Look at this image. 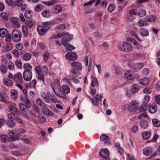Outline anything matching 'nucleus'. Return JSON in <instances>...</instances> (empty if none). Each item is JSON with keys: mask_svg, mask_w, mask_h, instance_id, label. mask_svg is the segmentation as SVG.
I'll return each instance as SVG.
<instances>
[{"mask_svg": "<svg viewBox=\"0 0 160 160\" xmlns=\"http://www.w3.org/2000/svg\"><path fill=\"white\" fill-rule=\"evenodd\" d=\"M118 48L121 51L126 52H129L133 50L132 45L127 42H124L122 43L118 44Z\"/></svg>", "mask_w": 160, "mask_h": 160, "instance_id": "obj_1", "label": "nucleus"}, {"mask_svg": "<svg viewBox=\"0 0 160 160\" xmlns=\"http://www.w3.org/2000/svg\"><path fill=\"white\" fill-rule=\"evenodd\" d=\"M70 65L72 67L71 75L72 77L76 75V71H80L82 68V63L79 62H74L70 63Z\"/></svg>", "mask_w": 160, "mask_h": 160, "instance_id": "obj_2", "label": "nucleus"}, {"mask_svg": "<svg viewBox=\"0 0 160 160\" xmlns=\"http://www.w3.org/2000/svg\"><path fill=\"white\" fill-rule=\"evenodd\" d=\"M59 83L60 82L58 80L54 81L51 84L52 88L58 96L60 98H64L65 95L64 94H60L59 93L61 88L59 85Z\"/></svg>", "mask_w": 160, "mask_h": 160, "instance_id": "obj_3", "label": "nucleus"}, {"mask_svg": "<svg viewBox=\"0 0 160 160\" xmlns=\"http://www.w3.org/2000/svg\"><path fill=\"white\" fill-rule=\"evenodd\" d=\"M138 106V104L137 101L136 100H133L127 104V107L129 111L133 112L137 111Z\"/></svg>", "mask_w": 160, "mask_h": 160, "instance_id": "obj_4", "label": "nucleus"}, {"mask_svg": "<svg viewBox=\"0 0 160 160\" xmlns=\"http://www.w3.org/2000/svg\"><path fill=\"white\" fill-rule=\"evenodd\" d=\"M12 34L14 41L18 42L20 41L22 36V33L20 31L14 30L12 31Z\"/></svg>", "mask_w": 160, "mask_h": 160, "instance_id": "obj_5", "label": "nucleus"}, {"mask_svg": "<svg viewBox=\"0 0 160 160\" xmlns=\"http://www.w3.org/2000/svg\"><path fill=\"white\" fill-rule=\"evenodd\" d=\"M50 29L49 27H48L39 26L37 28L38 32L40 35L42 36L48 32Z\"/></svg>", "mask_w": 160, "mask_h": 160, "instance_id": "obj_6", "label": "nucleus"}, {"mask_svg": "<svg viewBox=\"0 0 160 160\" xmlns=\"http://www.w3.org/2000/svg\"><path fill=\"white\" fill-rule=\"evenodd\" d=\"M32 72L30 70H24L23 76L24 80L27 82L30 81L32 78Z\"/></svg>", "mask_w": 160, "mask_h": 160, "instance_id": "obj_7", "label": "nucleus"}, {"mask_svg": "<svg viewBox=\"0 0 160 160\" xmlns=\"http://www.w3.org/2000/svg\"><path fill=\"white\" fill-rule=\"evenodd\" d=\"M77 56L76 53L71 52L66 53L65 55V58L68 61H74L77 58Z\"/></svg>", "mask_w": 160, "mask_h": 160, "instance_id": "obj_8", "label": "nucleus"}, {"mask_svg": "<svg viewBox=\"0 0 160 160\" xmlns=\"http://www.w3.org/2000/svg\"><path fill=\"white\" fill-rule=\"evenodd\" d=\"M10 21L12 23V26L14 28H18L20 26L18 18L12 17L10 19Z\"/></svg>", "mask_w": 160, "mask_h": 160, "instance_id": "obj_9", "label": "nucleus"}, {"mask_svg": "<svg viewBox=\"0 0 160 160\" xmlns=\"http://www.w3.org/2000/svg\"><path fill=\"white\" fill-rule=\"evenodd\" d=\"M62 89L61 88L60 92V94H64L65 95L64 98H66V94L69 93L70 92V88L69 87L66 85H63L62 86Z\"/></svg>", "mask_w": 160, "mask_h": 160, "instance_id": "obj_10", "label": "nucleus"}, {"mask_svg": "<svg viewBox=\"0 0 160 160\" xmlns=\"http://www.w3.org/2000/svg\"><path fill=\"white\" fill-rule=\"evenodd\" d=\"M13 79L16 83H22L23 79L22 75L20 72L15 74L13 76Z\"/></svg>", "mask_w": 160, "mask_h": 160, "instance_id": "obj_11", "label": "nucleus"}, {"mask_svg": "<svg viewBox=\"0 0 160 160\" xmlns=\"http://www.w3.org/2000/svg\"><path fill=\"white\" fill-rule=\"evenodd\" d=\"M99 155L103 158H107L109 155V152L108 149H102L99 153Z\"/></svg>", "mask_w": 160, "mask_h": 160, "instance_id": "obj_12", "label": "nucleus"}, {"mask_svg": "<svg viewBox=\"0 0 160 160\" xmlns=\"http://www.w3.org/2000/svg\"><path fill=\"white\" fill-rule=\"evenodd\" d=\"M62 34L64 35L62 36L63 38H62V41L64 40L65 42L66 43L72 39L73 36L72 35H70L68 32L66 33L63 32Z\"/></svg>", "mask_w": 160, "mask_h": 160, "instance_id": "obj_13", "label": "nucleus"}, {"mask_svg": "<svg viewBox=\"0 0 160 160\" xmlns=\"http://www.w3.org/2000/svg\"><path fill=\"white\" fill-rule=\"evenodd\" d=\"M144 66V64L143 62H138L135 63L132 67V69L134 71L137 72L141 68Z\"/></svg>", "mask_w": 160, "mask_h": 160, "instance_id": "obj_14", "label": "nucleus"}, {"mask_svg": "<svg viewBox=\"0 0 160 160\" xmlns=\"http://www.w3.org/2000/svg\"><path fill=\"white\" fill-rule=\"evenodd\" d=\"M42 110L43 114L45 115L49 116L53 115V112L48 108L46 105L42 108Z\"/></svg>", "mask_w": 160, "mask_h": 160, "instance_id": "obj_15", "label": "nucleus"}, {"mask_svg": "<svg viewBox=\"0 0 160 160\" xmlns=\"http://www.w3.org/2000/svg\"><path fill=\"white\" fill-rule=\"evenodd\" d=\"M66 28L64 24H60L57 25L55 28V30L57 32H60L64 31Z\"/></svg>", "mask_w": 160, "mask_h": 160, "instance_id": "obj_16", "label": "nucleus"}, {"mask_svg": "<svg viewBox=\"0 0 160 160\" xmlns=\"http://www.w3.org/2000/svg\"><path fill=\"white\" fill-rule=\"evenodd\" d=\"M61 43L66 48L68 51H72L75 48L73 46L70 45L67 42L66 43L64 40L61 41Z\"/></svg>", "mask_w": 160, "mask_h": 160, "instance_id": "obj_17", "label": "nucleus"}, {"mask_svg": "<svg viewBox=\"0 0 160 160\" xmlns=\"http://www.w3.org/2000/svg\"><path fill=\"white\" fill-rule=\"evenodd\" d=\"M140 125L142 128L146 129L148 127V122L145 120L142 119L140 121Z\"/></svg>", "mask_w": 160, "mask_h": 160, "instance_id": "obj_18", "label": "nucleus"}, {"mask_svg": "<svg viewBox=\"0 0 160 160\" xmlns=\"http://www.w3.org/2000/svg\"><path fill=\"white\" fill-rule=\"evenodd\" d=\"M62 8L59 5H56L54 6L52 8L53 13L58 14L62 11Z\"/></svg>", "mask_w": 160, "mask_h": 160, "instance_id": "obj_19", "label": "nucleus"}, {"mask_svg": "<svg viewBox=\"0 0 160 160\" xmlns=\"http://www.w3.org/2000/svg\"><path fill=\"white\" fill-rule=\"evenodd\" d=\"M9 33L8 30L4 28H1L0 29V37L2 38H5Z\"/></svg>", "mask_w": 160, "mask_h": 160, "instance_id": "obj_20", "label": "nucleus"}, {"mask_svg": "<svg viewBox=\"0 0 160 160\" xmlns=\"http://www.w3.org/2000/svg\"><path fill=\"white\" fill-rule=\"evenodd\" d=\"M11 96L14 100L17 99L18 96V92L15 89H12L10 92Z\"/></svg>", "mask_w": 160, "mask_h": 160, "instance_id": "obj_21", "label": "nucleus"}, {"mask_svg": "<svg viewBox=\"0 0 160 160\" xmlns=\"http://www.w3.org/2000/svg\"><path fill=\"white\" fill-rule=\"evenodd\" d=\"M157 110V105L155 104H152L149 108V112L151 114L154 113Z\"/></svg>", "mask_w": 160, "mask_h": 160, "instance_id": "obj_22", "label": "nucleus"}, {"mask_svg": "<svg viewBox=\"0 0 160 160\" xmlns=\"http://www.w3.org/2000/svg\"><path fill=\"white\" fill-rule=\"evenodd\" d=\"M139 83L142 85L146 86L150 83L149 79L147 78H144L140 80Z\"/></svg>", "mask_w": 160, "mask_h": 160, "instance_id": "obj_23", "label": "nucleus"}, {"mask_svg": "<svg viewBox=\"0 0 160 160\" xmlns=\"http://www.w3.org/2000/svg\"><path fill=\"white\" fill-rule=\"evenodd\" d=\"M8 108L10 112L14 114H18L19 112L18 110L13 105H9Z\"/></svg>", "mask_w": 160, "mask_h": 160, "instance_id": "obj_24", "label": "nucleus"}, {"mask_svg": "<svg viewBox=\"0 0 160 160\" xmlns=\"http://www.w3.org/2000/svg\"><path fill=\"white\" fill-rule=\"evenodd\" d=\"M59 20V22L53 21V22H43L42 23V24L44 26H50L52 25H53L55 24H57L59 23L61 21V19L58 18L56 20Z\"/></svg>", "mask_w": 160, "mask_h": 160, "instance_id": "obj_25", "label": "nucleus"}, {"mask_svg": "<svg viewBox=\"0 0 160 160\" xmlns=\"http://www.w3.org/2000/svg\"><path fill=\"white\" fill-rule=\"evenodd\" d=\"M48 94L49 96V98L53 103H55L57 102V99L56 97L50 92H48Z\"/></svg>", "mask_w": 160, "mask_h": 160, "instance_id": "obj_26", "label": "nucleus"}, {"mask_svg": "<svg viewBox=\"0 0 160 160\" xmlns=\"http://www.w3.org/2000/svg\"><path fill=\"white\" fill-rule=\"evenodd\" d=\"M142 138L144 140L149 139L151 136V133L149 131H146L142 133Z\"/></svg>", "mask_w": 160, "mask_h": 160, "instance_id": "obj_27", "label": "nucleus"}, {"mask_svg": "<svg viewBox=\"0 0 160 160\" xmlns=\"http://www.w3.org/2000/svg\"><path fill=\"white\" fill-rule=\"evenodd\" d=\"M152 153V148L150 147H147L144 148L143 151L144 155L146 156H149Z\"/></svg>", "mask_w": 160, "mask_h": 160, "instance_id": "obj_28", "label": "nucleus"}, {"mask_svg": "<svg viewBox=\"0 0 160 160\" xmlns=\"http://www.w3.org/2000/svg\"><path fill=\"white\" fill-rule=\"evenodd\" d=\"M139 32L140 34L142 37H147L149 35L148 31L143 28L140 29Z\"/></svg>", "mask_w": 160, "mask_h": 160, "instance_id": "obj_29", "label": "nucleus"}, {"mask_svg": "<svg viewBox=\"0 0 160 160\" xmlns=\"http://www.w3.org/2000/svg\"><path fill=\"white\" fill-rule=\"evenodd\" d=\"M91 83L92 86L93 87L98 86L99 84L97 79L94 77L91 78Z\"/></svg>", "mask_w": 160, "mask_h": 160, "instance_id": "obj_30", "label": "nucleus"}, {"mask_svg": "<svg viewBox=\"0 0 160 160\" xmlns=\"http://www.w3.org/2000/svg\"><path fill=\"white\" fill-rule=\"evenodd\" d=\"M41 95L45 102H49V96L48 93L47 94L45 92H42L41 93Z\"/></svg>", "mask_w": 160, "mask_h": 160, "instance_id": "obj_31", "label": "nucleus"}, {"mask_svg": "<svg viewBox=\"0 0 160 160\" xmlns=\"http://www.w3.org/2000/svg\"><path fill=\"white\" fill-rule=\"evenodd\" d=\"M33 15V12L29 10H26L24 13V16L27 18H31Z\"/></svg>", "mask_w": 160, "mask_h": 160, "instance_id": "obj_32", "label": "nucleus"}, {"mask_svg": "<svg viewBox=\"0 0 160 160\" xmlns=\"http://www.w3.org/2000/svg\"><path fill=\"white\" fill-rule=\"evenodd\" d=\"M138 12H137V10L136 9H132L129 11V13L130 14V16L129 17V20L132 21L134 18L132 16V15H135L138 14Z\"/></svg>", "mask_w": 160, "mask_h": 160, "instance_id": "obj_33", "label": "nucleus"}, {"mask_svg": "<svg viewBox=\"0 0 160 160\" xmlns=\"http://www.w3.org/2000/svg\"><path fill=\"white\" fill-rule=\"evenodd\" d=\"M139 89V86L137 84H135L132 86L131 92L132 93H134L137 92Z\"/></svg>", "mask_w": 160, "mask_h": 160, "instance_id": "obj_34", "label": "nucleus"}, {"mask_svg": "<svg viewBox=\"0 0 160 160\" xmlns=\"http://www.w3.org/2000/svg\"><path fill=\"white\" fill-rule=\"evenodd\" d=\"M13 45L11 43H8L3 47V50L5 51H9L12 49Z\"/></svg>", "mask_w": 160, "mask_h": 160, "instance_id": "obj_35", "label": "nucleus"}, {"mask_svg": "<svg viewBox=\"0 0 160 160\" xmlns=\"http://www.w3.org/2000/svg\"><path fill=\"white\" fill-rule=\"evenodd\" d=\"M125 78L128 80H132L134 79V77L132 75V73L129 71H127L125 73Z\"/></svg>", "mask_w": 160, "mask_h": 160, "instance_id": "obj_36", "label": "nucleus"}, {"mask_svg": "<svg viewBox=\"0 0 160 160\" xmlns=\"http://www.w3.org/2000/svg\"><path fill=\"white\" fill-rule=\"evenodd\" d=\"M44 8V6L42 4H38L35 7V10L37 12L41 11Z\"/></svg>", "mask_w": 160, "mask_h": 160, "instance_id": "obj_37", "label": "nucleus"}, {"mask_svg": "<svg viewBox=\"0 0 160 160\" xmlns=\"http://www.w3.org/2000/svg\"><path fill=\"white\" fill-rule=\"evenodd\" d=\"M50 12L49 10H45L42 12V14L44 17L48 18L51 16Z\"/></svg>", "mask_w": 160, "mask_h": 160, "instance_id": "obj_38", "label": "nucleus"}, {"mask_svg": "<svg viewBox=\"0 0 160 160\" xmlns=\"http://www.w3.org/2000/svg\"><path fill=\"white\" fill-rule=\"evenodd\" d=\"M50 57V54L48 51H46L43 54V58L44 62H46Z\"/></svg>", "mask_w": 160, "mask_h": 160, "instance_id": "obj_39", "label": "nucleus"}, {"mask_svg": "<svg viewBox=\"0 0 160 160\" xmlns=\"http://www.w3.org/2000/svg\"><path fill=\"white\" fill-rule=\"evenodd\" d=\"M152 122L154 126L156 127H160V121L156 118H154L152 120Z\"/></svg>", "mask_w": 160, "mask_h": 160, "instance_id": "obj_40", "label": "nucleus"}, {"mask_svg": "<svg viewBox=\"0 0 160 160\" xmlns=\"http://www.w3.org/2000/svg\"><path fill=\"white\" fill-rule=\"evenodd\" d=\"M36 102L37 104L42 108L46 105L43 101L40 98H38L36 100Z\"/></svg>", "mask_w": 160, "mask_h": 160, "instance_id": "obj_41", "label": "nucleus"}, {"mask_svg": "<svg viewBox=\"0 0 160 160\" xmlns=\"http://www.w3.org/2000/svg\"><path fill=\"white\" fill-rule=\"evenodd\" d=\"M24 101L26 107L28 108H30L31 105V102L27 96H25Z\"/></svg>", "mask_w": 160, "mask_h": 160, "instance_id": "obj_42", "label": "nucleus"}, {"mask_svg": "<svg viewBox=\"0 0 160 160\" xmlns=\"http://www.w3.org/2000/svg\"><path fill=\"white\" fill-rule=\"evenodd\" d=\"M146 19L148 22H153L156 20V18L153 15H150L147 17Z\"/></svg>", "mask_w": 160, "mask_h": 160, "instance_id": "obj_43", "label": "nucleus"}, {"mask_svg": "<svg viewBox=\"0 0 160 160\" xmlns=\"http://www.w3.org/2000/svg\"><path fill=\"white\" fill-rule=\"evenodd\" d=\"M3 83L4 85L8 86H11L13 84V83L12 81L7 79H5L3 80Z\"/></svg>", "mask_w": 160, "mask_h": 160, "instance_id": "obj_44", "label": "nucleus"}, {"mask_svg": "<svg viewBox=\"0 0 160 160\" xmlns=\"http://www.w3.org/2000/svg\"><path fill=\"white\" fill-rule=\"evenodd\" d=\"M150 99V97L148 95H146L144 96V99L143 100V103L145 104H147L149 102Z\"/></svg>", "mask_w": 160, "mask_h": 160, "instance_id": "obj_45", "label": "nucleus"}, {"mask_svg": "<svg viewBox=\"0 0 160 160\" xmlns=\"http://www.w3.org/2000/svg\"><path fill=\"white\" fill-rule=\"evenodd\" d=\"M115 6L114 4L112 3L110 4L108 8V12H112L113 11L115 10Z\"/></svg>", "mask_w": 160, "mask_h": 160, "instance_id": "obj_46", "label": "nucleus"}, {"mask_svg": "<svg viewBox=\"0 0 160 160\" xmlns=\"http://www.w3.org/2000/svg\"><path fill=\"white\" fill-rule=\"evenodd\" d=\"M22 31L25 37H27L28 36V31L26 26L23 25L22 27Z\"/></svg>", "mask_w": 160, "mask_h": 160, "instance_id": "obj_47", "label": "nucleus"}, {"mask_svg": "<svg viewBox=\"0 0 160 160\" xmlns=\"http://www.w3.org/2000/svg\"><path fill=\"white\" fill-rule=\"evenodd\" d=\"M31 58V54L28 53H25L23 56V59L26 61H28Z\"/></svg>", "mask_w": 160, "mask_h": 160, "instance_id": "obj_48", "label": "nucleus"}, {"mask_svg": "<svg viewBox=\"0 0 160 160\" xmlns=\"http://www.w3.org/2000/svg\"><path fill=\"white\" fill-rule=\"evenodd\" d=\"M7 124L11 128L13 127L16 125L15 123L12 120H8L7 121Z\"/></svg>", "mask_w": 160, "mask_h": 160, "instance_id": "obj_49", "label": "nucleus"}, {"mask_svg": "<svg viewBox=\"0 0 160 160\" xmlns=\"http://www.w3.org/2000/svg\"><path fill=\"white\" fill-rule=\"evenodd\" d=\"M0 137L1 140L3 142L6 143L8 141L9 138L7 135L2 134Z\"/></svg>", "mask_w": 160, "mask_h": 160, "instance_id": "obj_50", "label": "nucleus"}, {"mask_svg": "<svg viewBox=\"0 0 160 160\" xmlns=\"http://www.w3.org/2000/svg\"><path fill=\"white\" fill-rule=\"evenodd\" d=\"M0 101L3 102L7 105H8L10 103V102L8 101L3 96L2 94L0 92Z\"/></svg>", "mask_w": 160, "mask_h": 160, "instance_id": "obj_51", "label": "nucleus"}, {"mask_svg": "<svg viewBox=\"0 0 160 160\" xmlns=\"http://www.w3.org/2000/svg\"><path fill=\"white\" fill-rule=\"evenodd\" d=\"M26 26L29 28H32L34 25V22L30 20H27L25 22Z\"/></svg>", "mask_w": 160, "mask_h": 160, "instance_id": "obj_52", "label": "nucleus"}, {"mask_svg": "<svg viewBox=\"0 0 160 160\" xmlns=\"http://www.w3.org/2000/svg\"><path fill=\"white\" fill-rule=\"evenodd\" d=\"M37 84V81L34 79L31 81L29 84V87L30 88H35Z\"/></svg>", "mask_w": 160, "mask_h": 160, "instance_id": "obj_53", "label": "nucleus"}, {"mask_svg": "<svg viewBox=\"0 0 160 160\" xmlns=\"http://www.w3.org/2000/svg\"><path fill=\"white\" fill-rule=\"evenodd\" d=\"M0 16L5 20H8L9 19L8 15L6 12H2L0 14Z\"/></svg>", "mask_w": 160, "mask_h": 160, "instance_id": "obj_54", "label": "nucleus"}, {"mask_svg": "<svg viewBox=\"0 0 160 160\" xmlns=\"http://www.w3.org/2000/svg\"><path fill=\"white\" fill-rule=\"evenodd\" d=\"M148 108L147 105L144 104L140 106L139 108V110L141 112L146 111Z\"/></svg>", "mask_w": 160, "mask_h": 160, "instance_id": "obj_55", "label": "nucleus"}, {"mask_svg": "<svg viewBox=\"0 0 160 160\" xmlns=\"http://www.w3.org/2000/svg\"><path fill=\"white\" fill-rule=\"evenodd\" d=\"M12 53L13 56L16 58H18L20 56L18 51L17 49L13 50L12 51Z\"/></svg>", "mask_w": 160, "mask_h": 160, "instance_id": "obj_56", "label": "nucleus"}, {"mask_svg": "<svg viewBox=\"0 0 160 160\" xmlns=\"http://www.w3.org/2000/svg\"><path fill=\"white\" fill-rule=\"evenodd\" d=\"M138 25V26L139 27H143L144 26L148 25V24L147 23L142 20H139Z\"/></svg>", "mask_w": 160, "mask_h": 160, "instance_id": "obj_57", "label": "nucleus"}, {"mask_svg": "<svg viewBox=\"0 0 160 160\" xmlns=\"http://www.w3.org/2000/svg\"><path fill=\"white\" fill-rule=\"evenodd\" d=\"M131 35L135 37L140 42H142V40H141L140 38L137 35L136 33L134 31H132L130 33Z\"/></svg>", "mask_w": 160, "mask_h": 160, "instance_id": "obj_58", "label": "nucleus"}, {"mask_svg": "<svg viewBox=\"0 0 160 160\" xmlns=\"http://www.w3.org/2000/svg\"><path fill=\"white\" fill-rule=\"evenodd\" d=\"M142 72V74L143 75L147 76L148 75L149 73V70L148 68H144L143 69Z\"/></svg>", "mask_w": 160, "mask_h": 160, "instance_id": "obj_59", "label": "nucleus"}, {"mask_svg": "<svg viewBox=\"0 0 160 160\" xmlns=\"http://www.w3.org/2000/svg\"><path fill=\"white\" fill-rule=\"evenodd\" d=\"M0 70L2 73H5L7 72V69L6 66L2 65L0 66Z\"/></svg>", "mask_w": 160, "mask_h": 160, "instance_id": "obj_60", "label": "nucleus"}, {"mask_svg": "<svg viewBox=\"0 0 160 160\" xmlns=\"http://www.w3.org/2000/svg\"><path fill=\"white\" fill-rule=\"evenodd\" d=\"M38 118L39 121L41 122L44 123L46 121V118L44 116L39 115L38 116Z\"/></svg>", "mask_w": 160, "mask_h": 160, "instance_id": "obj_61", "label": "nucleus"}, {"mask_svg": "<svg viewBox=\"0 0 160 160\" xmlns=\"http://www.w3.org/2000/svg\"><path fill=\"white\" fill-rule=\"evenodd\" d=\"M15 64L17 67L19 68H21L22 67V63L21 61L18 59L15 61Z\"/></svg>", "mask_w": 160, "mask_h": 160, "instance_id": "obj_62", "label": "nucleus"}, {"mask_svg": "<svg viewBox=\"0 0 160 160\" xmlns=\"http://www.w3.org/2000/svg\"><path fill=\"white\" fill-rule=\"evenodd\" d=\"M5 2L8 6L12 7L14 6V2L12 0H5Z\"/></svg>", "mask_w": 160, "mask_h": 160, "instance_id": "obj_63", "label": "nucleus"}, {"mask_svg": "<svg viewBox=\"0 0 160 160\" xmlns=\"http://www.w3.org/2000/svg\"><path fill=\"white\" fill-rule=\"evenodd\" d=\"M146 14V12L144 10L142 9L140 10L139 12H138V14L140 17H142Z\"/></svg>", "mask_w": 160, "mask_h": 160, "instance_id": "obj_64", "label": "nucleus"}]
</instances>
